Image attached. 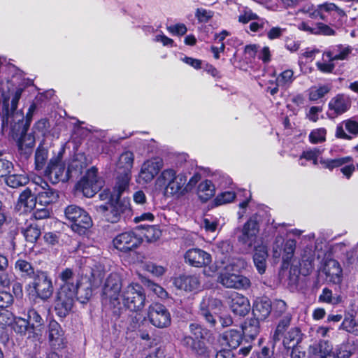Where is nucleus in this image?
Masks as SVG:
<instances>
[{"label":"nucleus","mask_w":358,"mask_h":358,"mask_svg":"<svg viewBox=\"0 0 358 358\" xmlns=\"http://www.w3.org/2000/svg\"><path fill=\"white\" fill-rule=\"evenodd\" d=\"M62 283L55 299L54 308L56 314L65 317L72 310L78 297L80 280L76 276L72 269L66 268L58 275Z\"/></svg>","instance_id":"nucleus-1"},{"label":"nucleus","mask_w":358,"mask_h":358,"mask_svg":"<svg viewBox=\"0 0 358 358\" xmlns=\"http://www.w3.org/2000/svg\"><path fill=\"white\" fill-rule=\"evenodd\" d=\"M36 108V104L32 103L24 117L21 110H10L8 101L5 99L1 113L2 127H9L12 136L18 137L27 131Z\"/></svg>","instance_id":"nucleus-2"},{"label":"nucleus","mask_w":358,"mask_h":358,"mask_svg":"<svg viewBox=\"0 0 358 358\" xmlns=\"http://www.w3.org/2000/svg\"><path fill=\"white\" fill-rule=\"evenodd\" d=\"M247 267V262L243 258L233 259L232 262L227 265L224 270L220 272L218 276V282L226 288L235 289H248L251 286L250 280L243 275L235 273L236 270L240 271Z\"/></svg>","instance_id":"nucleus-3"},{"label":"nucleus","mask_w":358,"mask_h":358,"mask_svg":"<svg viewBox=\"0 0 358 358\" xmlns=\"http://www.w3.org/2000/svg\"><path fill=\"white\" fill-rule=\"evenodd\" d=\"M186 182V176L184 173H177L173 169H164L157 179V183L164 188V195L166 196L183 195Z\"/></svg>","instance_id":"nucleus-4"},{"label":"nucleus","mask_w":358,"mask_h":358,"mask_svg":"<svg viewBox=\"0 0 358 358\" xmlns=\"http://www.w3.org/2000/svg\"><path fill=\"white\" fill-rule=\"evenodd\" d=\"M96 210L101 213L105 219L111 223L118 222L122 216L128 217L131 215V208L129 199H115L103 205L96 206Z\"/></svg>","instance_id":"nucleus-5"},{"label":"nucleus","mask_w":358,"mask_h":358,"mask_svg":"<svg viewBox=\"0 0 358 358\" xmlns=\"http://www.w3.org/2000/svg\"><path fill=\"white\" fill-rule=\"evenodd\" d=\"M120 298L125 308L134 312L141 310L145 306L146 300L143 287L134 282L123 287Z\"/></svg>","instance_id":"nucleus-6"},{"label":"nucleus","mask_w":358,"mask_h":358,"mask_svg":"<svg viewBox=\"0 0 358 358\" xmlns=\"http://www.w3.org/2000/svg\"><path fill=\"white\" fill-rule=\"evenodd\" d=\"M122 287V280L117 273H110L103 287L102 303L109 304L113 308H120L121 305L120 295Z\"/></svg>","instance_id":"nucleus-7"},{"label":"nucleus","mask_w":358,"mask_h":358,"mask_svg":"<svg viewBox=\"0 0 358 358\" xmlns=\"http://www.w3.org/2000/svg\"><path fill=\"white\" fill-rule=\"evenodd\" d=\"M189 330L194 336L185 335L181 340V344L192 352L202 355L206 352V346L203 339L206 330L197 323H191Z\"/></svg>","instance_id":"nucleus-8"},{"label":"nucleus","mask_w":358,"mask_h":358,"mask_svg":"<svg viewBox=\"0 0 358 358\" xmlns=\"http://www.w3.org/2000/svg\"><path fill=\"white\" fill-rule=\"evenodd\" d=\"M64 213L66 219L72 222V229L80 234H84L92 225L91 217L84 209L78 206H67Z\"/></svg>","instance_id":"nucleus-9"},{"label":"nucleus","mask_w":358,"mask_h":358,"mask_svg":"<svg viewBox=\"0 0 358 358\" xmlns=\"http://www.w3.org/2000/svg\"><path fill=\"white\" fill-rule=\"evenodd\" d=\"M45 176L53 184L60 181L66 182L69 180V171L65 169V164L62 161V152H59L57 156L52 157L50 160L45 170Z\"/></svg>","instance_id":"nucleus-10"},{"label":"nucleus","mask_w":358,"mask_h":358,"mask_svg":"<svg viewBox=\"0 0 358 358\" xmlns=\"http://www.w3.org/2000/svg\"><path fill=\"white\" fill-rule=\"evenodd\" d=\"M148 319L152 325L159 329L171 325V316L166 307L159 303L150 304L148 308Z\"/></svg>","instance_id":"nucleus-11"},{"label":"nucleus","mask_w":358,"mask_h":358,"mask_svg":"<svg viewBox=\"0 0 358 358\" xmlns=\"http://www.w3.org/2000/svg\"><path fill=\"white\" fill-rule=\"evenodd\" d=\"M222 307L223 305L221 300L206 296L203 298L200 303L199 314L210 327H213L217 323L215 315L218 314Z\"/></svg>","instance_id":"nucleus-12"},{"label":"nucleus","mask_w":358,"mask_h":358,"mask_svg":"<svg viewBox=\"0 0 358 358\" xmlns=\"http://www.w3.org/2000/svg\"><path fill=\"white\" fill-rule=\"evenodd\" d=\"M101 187V181L97 178V170L95 168L89 169L85 176L77 184V189L89 198L92 197Z\"/></svg>","instance_id":"nucleus-13"},{"label":"nucleus","mask_w":358,"mask_h":358,"mask_svg":"<svg viewBox=\"0 0 358 358\" xmlns=\"http://www.w3.org/2000/svg\"><path fill=\"white\" fill-rule=\"evenodd\" d=\"M164 162L162 159L155 157L148 159L141 166L138 177L136 180L139 184L151 182L162 169Z\"/></svg>","instance_id":"nucleus-14"},{"label":"nucleus","mask_w":358,"mask_h":358,"mask_svg":"<svg viewBox=\"0 0 358 358\" xmlns=\"http://www.w3.org/2000/svg\"><path fill=\"white\" fill-rule=\"evenodd\" d=\"M32 286L37 294L41 299H49L53 292V286L51 278L46 272L36 271Z\"/></svg>","instance_id":"nucleus-15"},{"label":"nucleus","mask_w":358,"mask_h":358,"mask_svg":"<svg viewBox=\"0 0 358 358\" xmlns=\"http://www.w3.org/2000/svg\"><path fill=\"white\" fill-rule=\"evenodd\" d=\"M113 243L118 250L127 252L138 248L141 243V238L133 231H126L114 238Z\"/></svg>","instance_id":"nucleus-16"},{"label":"nucleus","mask_w":358,"mask_h":358,"mask_svg":"<svg viewBox=\"0 0 358 358\" xmlns=\"http://www.w3.org/2000/svg\"><path fill=\"white\" fill-rule=\"evenodd\" d=\"M350 106L351 101L348 96L338 94L330 100L327 115L330 118H335L348 111Z\"/></svg>","instance_id":"nucleus-17"},{"label":"nucleus","mask_w":358,"mask_h":358,"mask_svg":"<svg viewBox=\"0 0 358 358\" xmlns=\"http://www.w3.org/2000/svg\"><path fill=\"white\" fill-rule=\"evenodd\" d=\"M259 230L258 222L250 218L243 225L241 234L238 237V241L243 245L252 247L255 243Z\"/></svg>","instance_id":"nucleus-18"},{"label":"nucleus","mask_w":358,"mask_h":358,"mask_svg":"<svg viewBox=\"0 0 358 358\" xmlns=\"http://www.w3.org/2000/svg\"><path fill=\"white\" fill-rule=\"evenodd\" d=\"M184 257L186 262L195 267L206 266L211 262L210 255L199 248L188 250Z\"/></svg>","instance_id":"nucleus-19"},{"label":"nucleus","mask_w":358,"mask_h":358,"mask_svg":"<svg viewBox=\"0 0 358 358\" xmlns=\"http://www.w3.org/2000/svg\"><path fill=\"white\" fill-rule=\"evenodd\" d=\"M173 284L179 289L185 292H194L199 289L201 280L198 275L183 274L176 278Z\"/></svg>","instance_id":"nucleus-20"},{"label":"nucleus","mask_w":358,"mask_h":358,"mask_svg":"<svg viewBox=\"0 0 358 358\" xmlns=\"http://www.w3.org/2000/svg\"><path fill=\"white\" fill-rule=\"evenodd\" d=\"M229 299V306L234 314L245 316L250 312V304L247 297L234 292L231 294Z\"/></svg>","instance_id":"nucleus-21"},{"label":"nucleus","mask_w":358,"mask_h":358,"mask_svg":"<svg viewBox=\"0 0 358 358\" xmlns=\"http://www.w3.org/2000/svg\"><path fill=\"white\" fill-rule=\"evenodd\" d=\"M358 134V122L353 119H348L339 123L336 129V137L342 139L350 140L352 136Z\"/></svg>","instance_id":"nucleus-22"},{"label":"nucleus","mask_w":358,"mask_h":358,"mask_svg":"<svg viewBox=\"0 0 358 358\" xmlns=\"http://www.w3.org/2000/svg\"><path fill=\"white\" fill-rule=\"evenodd\" d=\"M272 310V303L266 298H261L255 300L252 307V314L255 319L259 321L266 320Z\"/></svg>","instance_id":"nucleus-23"},{"label":"nucleus","mask_w":358,"mask_h":358,"mask_svg":"<svg viewBox=\"0 0 358 358\" xmlns=\"http://www.w3.org/2000/svg\"><path fill=\"white\" fill-rule=\"evenodd\" d=\"M323 272L325 273L327 280L335 284L341 282L342 269L339 263L334 259H329L323 268Z\"/></svg>","instance_id":"nucleus-24"},{"label":"nucleus","mask_w":358,"mask_h":358,"mask_svg":"<svg viewBox=\"0 0 358 358\" xmlns=\"http://www.w3.org/2000/svg\"><path fill=\"white\" fill-rule=\"evenodd\" d=\"M36 205V196L31 193L29 187H27L20 194L17 203V208L19 210L22 209L24 212L31 211Z\"/></svg>","instance_id":"nucleus-25"},{"label":"nucleus","mask_w":358,"mask_h":358,"mask_svg":"<svg viewBox=\"0 0 358 358\" xmlns=\"http://www.w3.org/2000/svg\"><path fill=\"white\" fill-rule=\"evenodd\" d=\"M268 257V250L265 245L260 244L255 245V252L253 255V262L259 273H264L266 268V259Z\"/></svg>","instance_id":"nucleus-26"},{"label":"nucleus","mask_w":358,"mask_h":358,"mask_svg":"<svg viewBox=\"0 0 358 358\" xmlns=\"http://www.w3.org/2000/svg\"><path fill=\"white\" fill-rule=\"evenodd\" d=\"M309 352L318 356V358H335L331 345L324 340L310 345Z\"/></svg>","instance_id":"nucleus-27"},{"label":"nucleus","mask_w":358,"mask_h":358,"mask_svg":"<svg viewBox=\"0 0 358 358\" xmlns=\"http://www.w3.org/2000/svg\"><path fill=\"white\" fill-rule=\"evenodd\" d=\"M352 51V48L350 46L339 44L331 47L329 50L324 53V55H326L330 62L345 60L348 59Z\"/></svg>","instance_id":"nucleus-28"},{"label":"nucleus","mask_w":358,"mask_h":358,"mask_svg":"<svg viewBox=\"0 0 358 358\" xmlns=\"http://www.w3.org/2000/svg\"><path fill=\"white\" fill-rule=\"evenodd\" d=\"M131 173H117L116 182L113 189V197L120 199L123 192L129 189Z\"/></svg>","instance_id":"nucleus-29"},{"label":"nucleus","mask_w":358,"mask_h":358,"mask_svg":"<svg viewBox=\"0 0 358 358\" xmlns=\"http://www.w3.org/2000/svg\"><path fill=\"white\" fill-rule=\"evenodd\" d=\"M17 141L19 149L24 153L26 157H29L31 152L32 149L35 145V138L31 134H27L24 132L18 137H13Z\"/></svg>","instance_id":"nucleus-30"},{"label":"nucleus","mask_w":358,"mask_h":358,"mask_svg":"<svg viewBox=\"0 0 358 358\" xmlns=\"http://www.w3.org/2000/svg\"><path fill=\"white\" fill-rule=\"evenodd\" d=\"M49 341L57 348H62L64 344L63 332L57 322H51L49 326Z\"/></svg>","instance_id":"nucleus-31"},{"label":"nucleus","mask_w":358,"mask_h":358,"mask_svg":"<svg viewBox=\"0 0 358 358\" xmlns=\"http://www.w3.org/2000/svg\"><path fill=\"white\" fill-rule=\"evenodd\" d=\"M242 339V331L237 329L226 331L222 335V344L233 349H236L239 346Z\"/></svg>","instance_id":"nucleus-32"},{"label":"nucleus","mask_w":358,"mask_h":358,"mask_svg":"<svg viewBox=\"0 0 358 358\" xmlns=\"http://www.w3.org/2000/svg\"><path fill=\"white\" fill-rule=\"evenodd\" d=\"M42 191L39 192L36 196L37 204L41 206H47L52 203L55 202L58 197V192L50 188H45L41 186Z\"/></svg>","instance_id":"nucleus-33"},{"label":"nucleus","mask_w":358,"mask_h":358,"mask_svg":"<svg viewBox=\"0 0 358 358\" xmlns=\"http://www.w3.org/2000/svg\"><path fill=\"white\" fill-rule=\"evenodd\" d=\"M134 161V155L130 151L124 152L119 157L116 172L131 173Z\"/></svg>","instance_id":"nucleus-34"},{"label":"nucleus","mask_w":358,"mask_h":358,"mask_svg":"<svg viewBox=\"0 0 358 358\" xmlns=\"http://www.w3.org/2000/svg\"><path fill=\"white\" fill-rule=\"evenodd\" d=\"M215 193V188L213 182L209 180L201 182L198 186L197 194L199 199L206 202L211 199Z\"/></svg>","instance_id":"nucleus-35"},{"label":"nucleus","mask_w":358,"mask_h":358,"mask_svg":"<svg viewBox=\"0 0 358 358\" xmlns=\"http://www.w3.org/2000/svg\"><path fill=\"white\" fill-rule=\"evenodd\" d=\"M302 339V334L298 327L292 328L285 335L283 344L287 348L297 347Z\"/></svg>","instance_id":"nucleus-36"},{"label":"nucleus","mask_w":358,"mask_h":358,"mask_svg":"<svg viewBox=\"0 0 358 358\" xmlns=\"http://www.w3.org/2000/svg\"><path fill=\"white\" fill-rule=\"evenodd\" d=\"M138 229H143V235L148 243L157 241L162 235V231L155 225H140Z\"/></svg>","instance_id":"nucleus-37"},{"label":"nucleus","mask_w":358,"mask_h":358,"mask_svg":"<svg viewBox=\"0 0 358 358\" xmlns=\"http://www.w3.org/2000/svg\"><path fill=\"white\" fill-rule=\"evenodd\" d=\"M21 231L26 241L30 243H35L41 234L40 227L35 222H30L25 228H22Z\"/></svg>","instance_id":"nucleus-38"},{"label":"nucleus","mask_w":358,"mask_h":358,"mask_svg":"<svg viewBox=\"0 0 358 358\" xmlns=\"http://www.w3.org/2000/svg\"><path fill=\"white\" fill-rule=\"evenodd\" d=\"M242 331L246 336L255 338L259 332V321L254 317L250 319L245 322Z\"/></svg>","instance_id":"nucleus-39"},{"label":"nucleus","mask_w":358,"mask_h":358,"mask_svg":"<svg viewBox=\"0 0 358 358\" xmlns=\"http://www.w3.org/2000/svg\"><path fill=\"white\" fill-rule=\"evenodd\" d=\"M11 326L13 331L21 336H24L27 331L31 332L29 322L20 317H14Z\"/></svg>","instance_id":"nucleus-40"},{"label":"nucleus","mask_w":358,"mask_h":358,"mask_svg":"<svg viewBox=\"0 0 358 358\" xmlns=\"http://www.w3.org/2000/svg\"><path fill=\"white\" fill-rule=\"evenodd\" d=\"M29 181V178L23 174H12L6 178V185L12 188L26 185Z\"/></svg>","instance_id":"nucleus-41"},{"label":"nucleus","mask_w":358,"mask_h":358,"mask_svg":"<svg viewBox=\"0 0 358 358\" xmlns=\"http://www.w3.org/2000/svg\"><path fill=\"white\" fill-rule=\"evenodd\" d=\"M27 316L31 333H34L36 330L43 326L44 320L36 310H29L27 313Z\"/></svg>","instance_id":"nucleus-42"},{"label":"nucleus","mask_w":358,"mask_h":358,"mask_svg":"<svg viewBox=\"0 0 358 358\" xmlns=\"http://www.w3.org/2000/svg\"><path fill=\"white\" fill-rule=\"evenodd\" d=\"M15 269L21 273L22 277L34 278L36 274L31 264L24 259H18L15 262Z\"/></svg>","instance_id":"nucleus-43"},{"label":"nucleus","mask_w":358,"mask_h":358,"mask_svg":"<svg viewBox=\"0 0 358 358\" xmlns=\"http://www.w3.org/2000/svg\"><path fill=\"white\" fill-rule=\"evenodd\" d=\"M352 161L350 157H341L336 159H321L320 162L325 169L332 170Z\"/></svg>","instance_id":"nucleus-44"},{"label":"nucleus","mask_w":358,"mask_h":358,"mask_svg":"<svg viewBox=\"0 0 358 358\" xmlns=\"http://www.w3.org/2000/svg\"><path fill=\"white\" fill-rule=\"evenodd\" d=\"M105 275V272L103 268L101 265H95L94 268H92L91 272V286L92 287H98L101 284L103 277Z\"/></svg>","instance_id":"nucleus-45"},{"label":"nucleus","mask_w":358,"mask_h":358,"mask_svg":"<svg viewBox=\"0 0 358 358\" xmlns=\"http://www.w3.org/2000/svg\"><path fill=\"white\" fill-rule=\"evenodd\" d=\"M296 243L294 239H289L285 243L283 252L281 255L284 262L288 263L293 257L296 248Z\"/></svg>","instance_id":"nucleus-46"},{"label":"nucleus","mask_w":358,"mask_h":358,"mask_svg":"<svg viewBox=\"0 0 358 358\" xmlns=\"http://www.w3.org/2000/svg\"><path fill=\"white\" fill-rule=\"evenodd\" d=\"M322 11H326V12L336 11L340 16L345 15L344 11L342 9L339 8L338 6H336L334 3H325L322 5H320L319 10L313 13L310 15L313 17H315V16L320 15L321 19H324V15L320 13Z\"/></svg>","instance_id":"nucleus-47"},{"label":"nucleus","mask_w":358,"mask_h":358,"mask_svg":"<svg viewBox=\"0 0 358 358\" xmlns=\"http://www.w3.org/2000/svg\"><path fill=\"white\" fill-rule=\"evenodd\" d=\"M48 157V150L39 146L35 154V164L37 170L42 169Z\"/></svg>","instance_id":"nucleus-48"},{"label":"nucleus","mask_w":358,"mask_h":358,"mask_svg":"<svg viewBox=\"0 0 358 358\" xmlns=\"http://www.w3.org/2000/svg\"><path fill=\"white\" fill-rule=\"evenodd\" d=\"M341 328L349 333L358 336V322L352 315L345 317L341 324Z\"/></svg>","instance_id":"nucleus-49"},{"label":"nucleus","mask_w":358,"mask_h":358,"mask_svg":"<svg viewBox=\"0 0 358 358\" xmlns=\"http://www.w3.org/2000/svg\"><path fill=\"white\" fill-rule=\"evenodd\" d=\"M291 320V315L287 314L279 321L273 335L275 339H279V336H281L289 326Z\"/></svg>","instance_id":"nucleus-50"},{"label":"nucleus","mask_w":358,"mask_h":358,"mask_svg":"<svg viewBox=\"0 0 358 358\" xmlns=\"http://www.w3.org/2000/svg\"><path fill=\"white\" fill-rule=\"evenodd\" d=\"M145 286L154 294H155L158 297L161 299H166L168 296V293L166 291L159 285L153 282L150 280H146L144 282Z\"/></svg>","instance_id":"nucleus-51"},{"label":"nucleus","mask_w":358,"mask_h":358,"mask_svg":"<svg viewBox=\"0 0 358 358\" xmlns=\"http://www.w3.org/2000/svg\"><path fill=\"white\" fill-rule=\"evenodd\" d=\"M14 320L13 314L6 309L0 310V328L5 329L7 326L13 324Z\"/></svg>","instance_id":"nucleus-52"},{"label":"nucleus","mask_w":358,"mask_h":358,"mask_svg":"<svg viewBox=\"0 0 358 358\" xmlns=\"http://www.w3.org/2000/svg\"><path fill=\"white\" fill-rule=\"evenodd\" d=\"M326 134V129L324 128H320L313 130L309 135V138L311 143H319L325 141Z\"/></svg>","instance_id":"nucleus-53"},{"label":"nucleus","mask_w":358,"mask_h":358,"mask_svg":"<svg viewBox=\"0 0 358 358\" xmlns=\"http://www.w3.org/2000/svg\"><path fill=\"white\" fill-rule=\"evenodd\" d=\"M329 91L327 86H321L320 87H313L309 93V99L311 101H317L322 98Z\"/></svg>","instance_id":"nucleus-54"},{"label":"nucleus","mask_w":358,"mask_h":358,"mask_svg":"<svg viewBox=\"0 0 358 358\" xmlns=\"http://www.w3.org/2000/svg\"><path fill=\"white\" fill-rule=\"evenodd\" d=\"M272 308L273 314L277 317H280L282 314L285 313L287 309V306L284 301L276 299L272 303Z\"/></svg>","instance_id":"nucleus-55"},{"label":"nucleus","mask_w":358,"mask_h":358,"mask_svg":"<svg viewBox=\"0 0 358 358\" xmlns=\"http://www.w3.org/2000/svg\"><path fill=\"white\" fill-rule=\"evenodd\" d=\"M195 16L200 22H207L213 16V12L205 8H197L196 10Z\"/></svg>","instance_id":"nucleus-56"},{"label":"nucleus","mask_w":358,"mask_h":358,"mask_svg":"<svg viewBox=\"0 0 358 358\" xmlns=\"http://www.w3.org/2000/svg\"><path fill=\"white\" fill-rule=\"evenodd\" d=\"M335 31L329 25L323 23H317L315 26V31L313 34H322L324 36L334 35Z\"/></svg>","instance_id":"nucleus-57"},{"label":"nucleus","mask_w":358,"mask_h":358,"mask_svg":"<svg viewBox=\"0 0 358 358\" xmlns=\"http://www.w3.org/2000/svg\"><path fill=\"white\" fill-rule=\"evenodd\" d=\"M285 243L282 236H277L273 245V256L274 258H280L283 252Z\"/></svg>","instance_id":"nucleus-58"},{"label":"nucleus","mask_w":358,"mask_h":358,"mask_svg":"<svg viewBox=\"0 0 358 358\" xmlns=\"http://www.w3.org/2000/svg\"><path fill=\"white\" fill-rule=\"evenodd\" d=\"M277 80L280 85H287L291 84L294 80L293 71L289 69L284 71L280 73Z\"/></svg>","instance_id":"nucleus-59"},{"label":"nucleus","mask_w":358,"mask_h":358,"mask_svg":"<svg viewBox=\"0 0 358 358\" xmlns=\"http://www.w3.org/2000/svg\"><path fill=\"white\" fill-rule=\"evenodd\" d=\"M235 196L236 195L234 192H224L216 197L215 202L217 205H222L231 202L235 199Z\"/></svg>","instance_id":"nucleus-60"},{"label":"nucleus","mask_w":358,"mask_h":358,"mask_svg":"<svg viewBox=\"0 0 358 358\" xmlns=\"http://www.w3.org/2000/svg\"><path fill=\"white\" fill-rule=\"evenodd\" d=\"M320 300L322 302L335 304L338 303V298L332 296V292L328 288H324L320 296Z\"/></svg>","instance_id":"nucleus-61"},{"label":"nucleus","mask_w":358,"mask_h":358,"mask_svg":"<svg viewBox=\"0 0 358 358\" xmlns=\"http://www.w3.org/2000/svg\"><path fill=\"white\" fill-rule=\"evenodd\" d=\"M352 352L348 345L343 344L334 352L335 358H349Z\"/></svg>","instance_id":"nucleus-62"},{"label":"nucleus","mask_w":358,"mask_h":358,"mask_svg":"<svg viewBox=\"0 0 358 358\" xmlns=\"http://www.w3.org/2000/svg\"><path fill=\"white\" fill-rule=\"evenodd\" d=\"M13 296L7 292H0V308H5L13 303Z\"/></svg>","instance_id":"nucleus-63"},{"label":"nucleus","mask_w":358,"mask_h":358,"mask_svg":"<svg viewBox=\"0 0 358 358\" xmlns=\"http://www.w3.org/2000/svg\"><path fill=\"white\" fill-rule=\"evenodd\" d=\"M285 29L281 28L279 27H272L268 32H267V37L270 40H274L280 38L283 33L285 31Z\"/></svg>","instance_id":"nucleus-64"}]
</instances>
